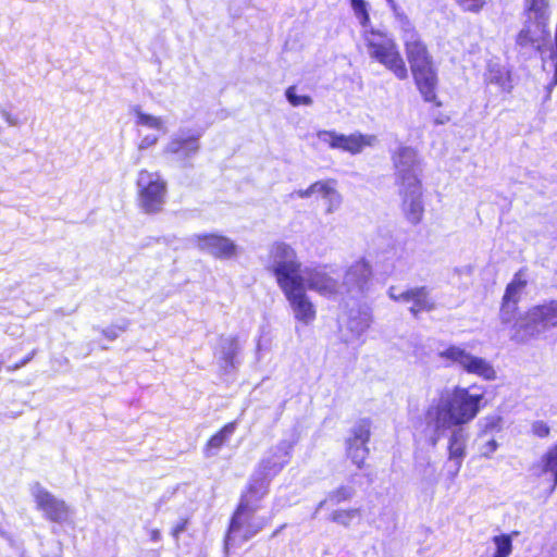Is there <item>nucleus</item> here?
Masks as SVG:
<instances>
[{"mask_svg":"<svg viewBox=\"0 0 557 557\" xmlns=\"http://www.w3.org/2000/svg\"><path fill=\"white\" fill-rule=\"evenodd\" d=\"M539 467L540 474L552 473L554 476V484L552 490L557 486V442L550 446L546 453L541 457Z\"/></svg>","mask_w":557,"mask_h":557,"instance_id":"bb28decb","label":"nucleus"},{"mask_svg":"<svg viewBox=\"0 0 557 557\" xmlns=\"http://www.w3.org/2000/svg\"><path fill=\"white\" fill-rule=\"evenodd\" d=\"M528 284L527 274L524 270L518 271L512 281L507 285L504 299L517 302L520 300L521 294L523 293Z\"/></svg>","mask_w":557,"mask_h":557,"instance_id":"393cba45","label":"nucleus"},{"mask_svg":"<svg viewBox=\"0 0 557 557\" xmlns=\"http://www.w3.org/2000/svg\"><path fill=\"white\" fill-rule=\"evenodd\" d=\"M392 160L401 211L406 220L416 225L421 222L424 214L421 160L417 151L410 147H399L393 153Z\"/></svg>","mask_w":557,"mask_h":557,"instance_id":"f03ea898","label":"nucleus"},{"mask_svg":"<svg viewBox=\"0 0 557 557\" xmlns=\"http://www.w3.org/2000/svg\"><path fill=\"white\" fill-rule=\"evenodd\" d=\"M494 553L490 557H509L512 553V537L509 534L496 535L492 539Z\"/></svg>","mask_w":557,"mask_h":557,"instance_id":"c756f323","label":"nucleus"},{"mask_svg":"<svg viewBox=\"0 0 557 557\" xmlns=\"http://www.w3.org/2000/svg\"><path fill=\"white\" fill-rule=\"evenodd\" d=\"M360 517V510L357 508H350V509H341L336 510L332 513V521L344 525L349 527L351 522Z\"/></svg>","mask_w":557,"mask_h":557,"instance_id":"473e14b6","label":"nucleus"},{"mask_svg":"<svg viewBox=\"0 0 557 557\" xmlns=\"http://www.w3.org/2000/svg\"><path fill=\"white\" fill-rule=\"evenodd\" d=\"M149 536L152 542L157 543L161 540V532L158 529H152L149 531Z\"/></svg>","mask_w":557,"mask_h":557,"instance_id":"de8ad7c7","label":"nucleus"},{"mask_svg":"<svg viewBox=\"0 0 557 557\" xmlns=\"http://www.w3.org/2000/svg\"><path fill=\"white\" fill-rule=\"evenodd\" d=\"M370 58L377 61L398 79L408 78V70L395 40L385 34L371 32L366 35Z\"/></svg>","mask_w":557,"mask_h":557,"instance_id":"423d86ee","label":"nucleus"},{"mask_svg":"<svg viewBox=\"0 0 557 557\" xmlns=\"http://www.w3.org/2000/svg\"><path fill=\"white\" fill-rule=\"evenodd\" d=\"M286 98L290 102L292 106L298 107V106H310L312 103V99L310 96L304 95L298 96L296 95V88L289 87L286 90Z\"/></svg>","mask_w":557,"mask_h":557,"instance_id":"72a5a7b5","label":"nucleus"},{"mask_svg":"<svg viewBox=\"0 0 557 557\" xmlns=\"http://www.w3.org/2000/svg\"><path fill=\"white\" fill-rule=\"evenodd\" d=\"M2 133V126L0 125V134Z\"/></svg>","mask_w":557,"mask_h":557,"instance_id":"3c124183","label":"nucleus"},{"mask_svg":"<svg viewBox=\"0 0 557 557\" xmlns=\"http://www.w3.org/2000/svg\"><path fill=\"white\" fill-rule=\"evenodd\" d=\"M432 65H434V61H433L432 55L429 52L423 58H420L414 63L410 64V70H411V73H412L414 71H419L421 69H426V67H430Z\"/></svg>","mask_w":557,"mask_h":557,"instance_id":"4c0bfd02","label":"nucleus"},{"mask_svg":"<svg viewBox=\"0 0 557 557\" xmlns=\"http://www.w3.org/2000/svg\"><path fill=\"white\" fill-rule=\"evenodd\" d=\"M532 432L539 437H547L550 429L544 421H535L532 424Z\"/></svg>","mask_w":557,"mask_h":557,"instance_id":"a19ab883","label":"nucleus"},{"mask_svg":"<svg viewBox=\"0 0 557 557\" xmlns=\"http://www.w3.org/2000/svg\"><path fill=\"white\" fill-rule=\"evenodd\" d=\"M467 434L461 428L455 429L448 440V460L453 463V476H456L466 457Z\"/></svg>","mask_w":557,"mask_h":557,"instance_id":"6ab92c4d","label":"nucleus"},{"mask_svg":"<svg viewBox=\"0 0 557 557\" xmlns=\"http://www.w3.org/2000/svg\"><path fill=\"white\" fill-rule=\"evenodd\" d=\"M317 185L321 188H315V194L320 195L325 201V213L332 214L339 209L343 202V197L336 189V182L333 180L318 181Z\"/></svg>","mask_w":557,"mask_h":557,"instance_id":"aec40b11","label":"nucleus"},{"mask_svg":"<svg viewBox=\"0 0 557 557\" xmlns=\"http://www.w3.org/2000/svg\"><path fill=\"white\" fill-rule=\"evenodd\" d=\"M300 282L306 289L313 290L327 298L344 295L343 286L325 268H306L300 274Z\"/></svg>","mask_w":557,"mask_h":557,"instance_id":"ddd939ff","label":"nucleus"},{"mask_svg":"<svg viewBox=\"0 0 557 557\" xmlns=\"http://www.w3.org/2000/svg\"><path fill=\"white\" fill-rule=\"evenodd\" d=\"M388 296L395 301L412 302L409 310L413 315H417L421 311H431L435 308V305L430 298L429 292L424 286L414 287L401 293H397V288L392 286L388 289Z\"/></svg>","mask_w":557,"mask_h":557,"instance_id":"f3484780","label":"nucleus"},{"mask_svg":"<svg viewBox=\"0 0 557 557\" xmlns=\"http://www.w3.org/2000/svg\"><path fill=\"white\" fill-rule=\"evenodd\" d=\"M199 145L196 137L172 138L163 148L165 154H177L183 159H187L197 153Z\"/></svg>","mask_w":557,"mask_h":557,"instance_id":"412c9836","label":"nucleus"},{"mask_svg":"<svg viewBox=\"0 0 557 557\" xmlns=\"http://www.w3.org/2000/svg\"><path fill=\"white\" fill-rule=\"evenodd\" d=\"M131 114L135 117V124L150 129H156L166 133L165 121L161 116L146 113L139 106H133L131 108Z\"/></svg>","mask_w":557,"mask_h":557,"instance_id":"b1692460","label":"nucleus"},{"mask_svg":"<svg viewBox=\"0 0 557 557\" xmlns=\"http://www.w3.org/2000/svg\"><path fill=\"white\" fill-rule=\"evenodd\" d=\"M354 495V491L350 487L342 486L338 490H336L330 497L332 500H335L337 503L347 500L351 498Z\"/></svg>","mask_w":557,"mask_h":557,"instance_id":"e433bc0d","label":"nucleus"},{"mask_svg":"<svg viewBox=\"0 0 557 557\" xmlns=\"http://www.w3.org/2000/svg\"><path fill=\"white\" fill-rule=\"evenodd\" d=\"M32 495L36 502L37 508L41 510L45 517L53 522H63L67 520L71 509L67 504L39 483H35L30 487Z\"/></svg>","mask_w":557,"mask_h":557,"instance_id":"2eb2a0df","label":"nucleus"},{"mask_svg":"<svg viewBox=\"0 0 557 557\" xmlns=\"http://www.w3.org/2000/svg\"><path fill=\"white\" fill-rule=\"evenodd\" d=\"M368 443L346 441V450L348 458L359 468H363L364 461L369 455Z\"/></svg>","mask_w":557,"mask_h":557,"instance_id":"cd10ccee","label":"nucleus"},{"mask_svg":"<svg viewBox=\"0 0 557 557\" xmlns=\"http://www.w3.org/2000/svg\"><path fill=\"white\" fill-rule=\"evenodd\" d=\"M465 10L478 12L482 9L483 0H456Z\"/></svg>","mask_w":557,"mask_h":557,"instance_id":"ea45409f","label":"nucleus"},{"mask_svg":"<svg viewBox=\"0 0 557 557\" xmlns=\"http://www.w3.org/2000/svg\"><path fill=\"white\" fill-rule=\"evenodd\" d=\"M318 138L329 145L332 149H341L351 154H358L368 147H373L377 143V137L373 134H362L359 132L344 135L334 131H320Z\"/></svg>","mask_w":557,"mask_h":557,"instance_id":"1a4fd4ad","label":"nucleus"},{"mask_svg":"<svg viewBox=\"0 0 557 557\" xmlns=\"http://www.w3.org/2000/svg\"><path fill=\"white\" fill-rule=\"evenodd\" d=\"M264 265L274 275L280 288L300 281L301 262L296 250L286 243L276 242L270 246Z\"/></svg>","mask_w":557,"mask_h":557,"instance_id":"39448f33","label":"nucleus"},{"mask_svg":"<svg viewBox=\"0 0 557 557\" xmlns=\"http://www.w3.org/2000/svg\"><path fill=\"white\" fill-rule=\"evenodd\" d=\"M414 83L423 99L428 102H433L437 107L441 102L437 101L436 87H437V71L435 65L419 71L412 72Z\"/></svg>","mask_w":557,"mask_h":557,"instance_id":"a211bd4d","label":"nucleus"},{"mask_svg":"<svg viewBox=\"0 0 557 557\" xmlns=\"http://www.w3.org/2000/svg\"><path fill=\"white\" fill-rule=\"evenodd\" d=\"M371 276L372 270L370 264L363 259L357 260L347 269L344 281L341 284L344 294H349L352 297L362 295Z\"/></svg>","mask_w":557,"mask_h":557,"instance_id":"dca6fc26","label":"nucleus"},{"mask_svg":"<svg viewBox=\"0 0 557 557\" xmlns=\"http://www.w3.org/2000/svg\"><path fill=\"white\" fill-rule=\"evenodd\" d=\"M482 394H471L468 387L455 385L440 393L425 411V426L432 445H436L444 433L472 421L480 411Z\"/></svg>","mask_w":557,"mask_h":557,"instance_id":"f257e3e1","label":"nucleus"},{"mask_svg":"<svg viewBox=\"0 0 557 557\" xmlns=\"http://www.w3.org/2000/svg\"><path fill=\"white\" fill-rule=\"evenodd\" d=\"M369 327V320L368 319H364L361 323H360V326L357 327L356 332L357 334H361L362 332H364Z\"/></svg>","mask_w":557,"mask_h":557,"instance_id":"09e8293b","label":"nucleus"},{"mask_svg":"<svg viewBox=\"0 0 557 557\" xmlns=\"http://www.w3.org/2000/svg\"><path fill=\"white\" fill-rule=\"evenodd\" d=\"M352 9L356 15L360 18L361 23L364 25L369 21V15L367 12V3L363 0H351Z\"/></svg>","mask_w":557,"mask_h":557,"instance_id":"f704fd0d","label":"nucleus"},{"mask_svg":"<svg viewBox=\"0 0 557 557\" xmlns=\"http://www.w3.org/2000/svg\"><path fill=\"white\" fill-rule=\"evenodd\" d=\"M109 338L114 339L116 337L115 333H104Z\"/></svg>","mask_w":557,"mask_h":557,"instance_id":"8fccbe9b","label":"nucleus"},{"mask_svg":"<svg viewBox=\"0 0 557 557\" xmlns=\"http://www.w3.org/2000/svg\"><path fill=\"white\" fill-rule=\"evenodd\" d=\"M239 350L238 341L234 336L221 337L220 352L226 364L233 366L234 358Z\"/></svg>","mask_w":557,"mask_h":557,"instance_id":"c85d7f7f","label":"nucleus"},{"mask_svg":"<svg viewBox=\"0 0 557 557\" xmlns=\"http://www.w3.org/2000/svg\"><path fill=\"white\" fill-rule=\"evenodd\" d=\"M530 5L532 10L541 11V8L547 9L548 3L547 0H531Z\"/></svg>","mask_w":557,"mask_h":557,"instance_id":"49530a36","label":"nucleus"},{"mask_svg":"<svg viewBox=\"0 0 557 557\" xmlns=\"http://www.w3.org/2000/svg\"><path fill=\"white\" fill-rule=\"evenodd\" d=\"M483 432L499 431L502 429V418L498 416H490L483 420Z\"/></svg>","mask_w":557,"mask_h":557,"instance_id":"c9c22d12","label":"nucleus"},{"mask_svg":"<svg viewBox=\"0 0 557 557\" xmlns=\"http://www.w3.org/2000/svg\"><path fill=\"white\" fill-rule=\"evenodd\" d=\"M437 356L448 367H457L468 374L486 381L496 379L494 367L486 359L473 355L462 345H449L440 350Z\"/></svg>","mask_w":557,"mask_h":557,"instance_id":"6e6552de","label":"nucleus"},{"mask_svg":"<svg viewBox=\"0 0 557 557\" xmlns=\"http://www.w3.org/2000/svg\"><path fill=\"white\" fill-rule=\"evenodd\" d=\"M497 447H498L497 442L494 438H490L486 441L485 444L482 445L481 454L484 457H491L493 455V453L497 449Z\"/></svg>","mask_w":557,"mask_h":557,"instance_id":"c03bdc74","label":"nucleus"},{"mask_svg":"<svg viewBox=\"0 0 557 557\" xmlns=\"http://www.w3.org/2000/svg\"><path fill=\"white\" fill-rule=\"evenodd\" d=\"M137 201L138 206L147 214H156L162 211L168 194V185L158 172L143 169L137 174Z\"/></svg>","mask_w":557,"mask_h":557,"instance_id":"0eeeda50","label":"nucleus"},{"mask_svg":"<svg viewBox=\"0 0 557 557\" xmlns=\"http://www.w3.org/2000/svg\"><path fill=\"white\" fill-rule=\"evenodd\" d=\"M320 188L319 185H317V182H314L313 184H311L308 188L306 189H298V190H295L294 193L290 194V197H297V198H309L311 197L312 195L315 194V188Z\"/></svg>","mask_w":557,"mask_h":557,"instance_id":"37998d69","label":"nucleus"},{"mask_svg":"<svg viewBox=\"0 0 557 557\" xmlns=\"http://www.w3.org/2000/svg\"><path fill=\"white\" fill-rule=\"evenodd\" d=\"M486 82L498 86L502 91L511 92L513 88L510 71L498 63H490L486 72Z\"/></svg>","mask_w":557,"mask_h":557,"instance_id":"4be33fe9","label":"nucleus"},{"mask_svg":"<svg viewBox=\"0 0 557 557\" xmlns=\"http://www.w3.org/2000/svg\"><path fill=\"white\" fill-rule=\"evenodd\" d=\"M553 327H557V300L545 301L529 308L512 326L511 339L517 343H527L542 337Z\"/></svg>","mask_w":557,"mask_h":557,"instance_id":"20e7f679","label":"nucleus"},{"mask_svg":"<svg viewBox=\"0 0 557 557\" xmlns=\"http://www.w3.org/2000/svg\"><path fill=\"white\" fill-rule=\"evenodd\" d=\"M294 444L290 441H281L276 445L270 447L258 466V472L261 475L260 481H256L250 485H258L264 482L269 485L271 478L278 474L283 468L289 462Z\"/></svg>","mask_w":557,"mask_h":557,"instance_id":"9d476101","label":"nucleus"},{"mask_svg":"<svg viewBox=\"0 0 557 557\" xmlns=\"http://www.w3.org/2000/svg\"><path fill=\"white\" fill-rule=\"evenodd\" d=\"M158 140H159V136H157L154 134L146 135L140 139V141L138 144V150L143 151V150L149 149V148L153 147L154 145H157Z\"/></svg>","mask_w":557,"mask_h":557,"instance_id":"79ce46f5","label":"nucleus"},{"mask_svg":"<svg viewBox=\"0 0 557 557\" xmlns=\"http://www.w3.org/2000/svg\"><path fill=\"white\" fill-rule=\"evenodd\" d=\"M235 431V423H227L218 433L210 437L206 445V455L213 456L230 438Z\"/></svg>","mask_w":557,"mask_h":557,"instance_id":"a878e982","label":"nucleus"},{"mask_svg":"<svg viewBox=\"0 0 557 557\" xmlns=\"http://www.w3.org/2000/svg\"><path fill=\"white\" fill-rule=\"evenodd\" d=\"M268 493V484L249 485L232 518L226 545L246 542L256 536L271 521V516L260 515L259 503Z\"/></svg>","mask_w":557,"mask_h":557,"instance_id":"7ed1b4c3","label":"nucleus"},{"mask_svg":"<svg viewBox=\"0 0 557 557\" xmlns=\"http://www.w3.org/2000/svg\"><path fill=\"white\" fill-rule=\"evenodd\" d=\"M0 116L4 120V122L11 126V127H17L20 126L21 122L18 120V117L14 114H12L9 110H7L5 108H3L1 104H0Z\"/></svg>","mask_w":557,"mask_h":557,"instance_id":"58836bf2","label":"nucleus"},{"mask_svg":"<svg viewBox=\"0 0 557 557\" xmlns=\"http://www.w3.org/2000/svg\"><path fill=\"white\" fill-rule=\"evenodd\" d=\"M281 290L288 301L294 318L297 321L307 325L315 319V306L300 281L284 286Z\"/></svg>","mask_w":557,"mask_h":557,"instance_id":"f8f14e48","label":"nucleus"},{"mask_svg":"<svg viewBox=\"0 0 557 557\" xmlns=\"http://www.w3.org/2000/svg\"><path fill=\"white\" fill-rule=\"evenodd\" d=\"M404 42L406 57L409 64L414 63L417 60L429 53L426 45L421 40L420 36L414 30L406 33Z\"/></svg>","mask_w":557,"mask_h":557,"instance_id":"5701e85b","label":"nucleus"},{"mask_svg":"<svg viewBox=\"0 0 557 557\" xmlns=\"http://www.w3.org/2000/svg\"><path fill=\"white\" fill-rule=\"evenodd\" d=\"M517 312V302H512L510 300H507L503 298L502 307L499 311V319L504 325L510 324L513 322L510 329V334L512 333V326L517 323V321L520 319L516 317Z\"/></svg>","mask_w":557,"mask_h":557,"instance_id":"2f4dec72","label":"nucleus"},{"mask_svg":"<svg viewBox=\"0 0 557 557\" xmlns=\"http://www.w3.org/2000/svg\"><path fill=\"white\" fill-rule=\"evenodd\" d=\"M186 527H187V520L182 519L173 527L172 535L177 540L180 537V534L186 530Z\"/></svg>","mask_w":557,"mask_h":557,"instance_id":"a18cd8bd","label":"nucleus"},{"mask_svg":"<svg viewBox=\"0 0 557 557\" xmlns=\"http://www.w3.org/2000/svg\"><path fill=\"white\" fill-rule=\"evenodd\" d=\"M191 242L200 251L215 259L230 260L236 258L238 255V246L235 242L220 234L194 235Z\"/></svg>","mask_w":557,"mask_h":557,"instance_id":"4468645a","label":"nucleus"},{"mask_svg":"<svg viewBox=\"0 0 557 557\" xmlns=\"http://www.w3.org/2000/svg\"><path fill=\"white\" fill-rule=\"evenodd\" d=\"M371 435V421L369 419L359 420L350 431L347 441L368 443Z\"/></svg>","mask_w":557,"mask_h":557,"instance_id":"7c9ffc66","label":"nucleus"},{"mask_svg":"<svg viewBox=\"0 0 557 557\" xmlns=\"http://www.w3.org/2000/svg\"><path fill=\"white\" fill-rule=\"evenodd\" d=\"M547 21V9L537 11L530 5L528 21L517 36V44L522 48H539L548 36Z\"/></svg>","mask_w":557,"mask_h":557,"instance_id":"9b49d317","label":"nucleus"}]
</instances>
